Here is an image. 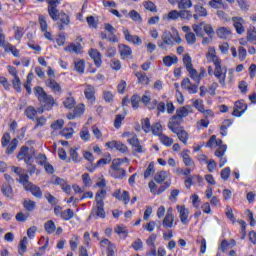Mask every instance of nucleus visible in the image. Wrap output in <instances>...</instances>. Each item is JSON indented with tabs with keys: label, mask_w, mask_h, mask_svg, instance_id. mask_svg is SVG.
<instances>
[{
	"label": "nucleus",
	"mask_w": 256,
	"mask_h": 256,
	"mask_svg": "<svg viewBox=\"0 0 256 256\" xmlns=\"http://www.w3.org/2000/svg\"><path fill=\"white\" fill-rule=\"evenodd\" d=\"M34 95H36L38 101L43 105V109L46 111H51L53 107L59 105L57 100H55L52 95L47 94L41 86L34 88Z\"/></svg>",
	"instance_id": "nucleus-1"
},
{
	"label": "nucleus",
	"mask_w": 256,
	"mask_h": 256,
	"mask_svg": "<svg viewBox=\"0 0 256 256\" xmlns=\"http://www.w3.org/2000/svg\"><path fill=\"white\" fill-rule=\"evenodd\" d=\"M187 71L189 73L190 79L194 81V84L189 78H184L181 82V88L186 89V91H188L190 94H195L197 93V89L199 87V72L194 68H190Z\"/></svg>",
	"instance_id": "nucleus-2"
},
{
	"label": "nucleus",
	"mask_w": 256,
	"mask_h": 256,
	"mask_svg": "<svg viewBox=\"0 0 256 256\" xmlns=\"http://www.w3.org/2000/svg\"><path fill=\"white\" fill-rule=\"evenodd\" d=\"M182 42L183 40L181 39V36H179V32L175 31L172 34L169 31H164L161 35V40L158 41V47H160V49L167 50V47H173L175 43L179 45Z\"/></svg>",
	"instance_id": "nucleus-3"
},
{
	"label": "nucleus",
	"mask_w": 256,
	"mask_h": 256,
	"mask_svg": "<svg viewBox=\"0 0 256 256\" xmlns=\"http://www.w3.org/2000/svg\"><path fill=\"white\" fill-rule=\"evenodd\" d=\"M35 157V149L27 146H22L17 155L19 161H24L26 165H31L33 158Z\"/></svg>",
	"instance_id": "nucleus-4"
},
{
	"label": "nucleus",
	"mask_w": 256,
	"mask_h": 256,
	"mask_svg": "<svg viewBox=\"0 0 256 256\" xmlns=\"http://www.w3.org/2000/svg\"><path fill=\"white\" fill-rule=\"evenodd\" d=\"M214 76L218 79V83H220L221 87H226V79H227V67L222 65V62L214 65Z\"/></svg>",
	"instance_id": "nucleus-5"
},
{
	"label": "nucleus",
	"mask_w": 256,
	"mask_h": 256,
	"mask_svg": "<svg viewBox=\"0 0 256 256\" xmlns=\"http://www.w3.org/2000/svg\"><path fill=\"white\" fill-rule=\"evenodd\" d=\"M22 185H23L25 191H30V193H32V195L34 197H36L37 199H41L43 197V192L41 191V188L39 186L33 184L29 180H27V182Z\"/></svg>",
	"instance_id": "nucleus-6"
},
{
	"label": "nucleus",
	"mask_w": 256,
	"mask_h": 256,
	"mask_svg": "<svg viewBox=\"0 0 256 256\" xmlns=\"http://www.w3.org/2000/svg\"><path fill=\"white\" fill-rule=\"evenodd\" d=\"M105 204H101V203H96V206H94L92 208L91 214L89 216V219H91V217H94V219H105L106 214H105Z\"/></svg>",
	"instance_id": "nucleus-7"
},
{
	"label": "nucleus",
	"mask_w": 256,
	"mask_h": 256,
	"mask_svg": "<svg viewBox=\"0 0 256 256\" xmlns=\"http://www.w3.org/2000/svg\"><path fill=\"white\" fill-rule=\"evenodd\" d=\"M245 111H247V104L245 103V100H238L235 102L232 115H234V117H241Z\"/></svg>",
	"instance_id": "nucleus-8"
},
{
	"label": "nucleus",
	"mask_w": 256,
	"mask_h": 256,
	"mask_svg": "<svg viewBox=\"0 0 256 256\" xmlns=\"http://www.w3.org/2000/svg\"><path fill=\"white\" fill-rule=\"evenodd\" d=\"M117 171L122 173V175L127 174V171H125V169L121 168V160L120 159H114L112 161L111 170H110L111 177H119V175H117Z\"/></svg>",
	"instance_id": "nucleus-9"
},
{
	"label": "nucleus",
	"mask_w": 256,
	"mask_h": 256,
	"mask_svg": "<svg viewBox=\"0 0 256 256\" xmlns=\"http://www.w3.org/2000/svg\"><path fill=\"white\" fill-rule=\"evenodd\" d=\"M11 171L18 175V183H21V185H25V183L29 180V175L25 174V170L21 167L12 166Z\"/></svg>",
	"instance_id": "nucleus-10"
},
{
	"label": "nucleus",
	"mask_w": 256,
	"mask_h": 256,
	"mask_svg": "<svg viewBox=\"0 0 256 256\" xmlns=\"http://www.w3.org/2000/svg\"><path fill=\"white\" fill-rule=\"evenodd\" d=\"M232 23L238 35H243V33H245V26H243L245 20L243 18L237 16L232 17Z\"/></svg>",
	"instance_id": "nucleus-11"
},
{
	"label": "nucleus",
	"mask_w": 256,
	"mask_h": 256,
	"mask_svg": "<svg viewBox=\"0 0 256 256\" xmlns=\"http://www.w3.org/2000/svg\"><path fill=\"white\" fill-rule=\"evenodd\" d=\"M104 29L109 33L108 41H110L111 43H117L119 41V38H117V35H115V33H117V30L115 29V27H113V25L106 23L104 24Z\"/></svg>",
	"instance_id": "nucleus-12"
},
{
	"label": "nucleus",
	"mask_w": 256,
	"mask_h": 256,
	"mask_svg": "<svg viewBox=\"0 0 256 256\" xmlns=\"http://www.w3.org/2000/svg\"><path fill=\"white\" fill-rule=\"evenodd\" d=\"M45 83H46V86H48L49 89H51V91L55 93V95H61L63 90L61 88V85L57 83L55 79L49 78L48 80H46Z\"/></svg>",
	"instance_id": "nucleus-13"
},
{
	"label": "nucleus",
	"mask_w": 256,
	"mask_h": 256,
	"mask_svg": "<svg viewBox=\"0 0 256 256\" xmlns=\"http://www.w3.org/2000/svg\"><path fill=\"white\" fill-rule=\"evenodd\" d=\"M172 133H175V135H177V137H178L179 141H181V143H183L184 145H187V141H189V133H187V131H185V129L172 128Z\"/></svg>",
	"instance_id": "nucleus-14"
},
{
	"label": "nucleus",
	"mask_w": 256,
	"mask_h": 256,
	"mask_svg": "<svg viewBox=\"0 0 256 256\" xmlns=\"http://www.w3.org/2000/svg\"><path fill=\"white\" fill-rule=\"evenodd\" d=\"M123 33H124V37H125L126 41H128L129 43H133V45H142L143 44V40H141V38L137 35H131L129 33V30L123 29Z\"/></svg>",
	"instance_id": "nucleus-15"
},
{
	"label": "nucleus",
	"mask_w": 256,
	"mask_h": 256,
	"mask_svg": "<svg viewBox=\"0 0 256 256\" xmlns=\"http://www.w3.org/2000/svg\"><path fill=\"white\" fill-rule=\"evenodd\" d=\"M179 215H180V220L183 225H187L189 223V210L185 208V206H177L176 207Z\"/></svg>",
	"instance_id": "nucleus-16"
},
{
	"label": "nucleus",
	"mask_w": 256,
	"mask_h": 256,
	"mask_svg": "<svg viewBox=\"0 0 256 256\" xmlns=\"http://www.w3.org/2000/svg\"><path fill=\"white\" fill-rule=\"evenodd\" d=\"M206 58L208 61L212 62L214 65H219V63H222L221 58L217 56V51H215V48L208 49Z\"/></svg>",
	"instance_id": "nucleus-17"
},
{
	"label": "nucleus",
	"mask_w": 256,
	"mask_h": 256,
	"mask_svg": "<svg viewBox=\"0 0 256 256\" xmlns=\"http://www.w3.org/2000/svg\"><path fill=\"white\" fill-rule=\"evenodd\" d=\"M190 113H193V107H191L190 105L180 107L176 110V116H178L180 120L183 119V117H187L188 115H190Z\"/></svg>",
	"instance_id": "nucleus-18"
},
{
	"label": "nucleus",
	"mask_w": 256,
	"mask_h": 256,
	"mask_svg": "<svg viewBox=\"0 0 256 256\" xmlns=\"http://www.w3.org/2000/svg\"><path fill=\"white\" fill-rule=\"evenodd\" d=\"M127 141L130 145H132L136 153H143V146L139 144V138H137V134L132 138L127 139Z\"/></svg>",
	"instance_id": "nucleus-19"
},
{
	"label": "nucleus",
	"mask_w": 256,
	"mask_h": 256,
	"mask_svg": "<svg viewBox=\"0 0 256 256\" xmlns=\"http://www.w3.org/2000/svg\"><path fill=\"white\" fill-rule=\"evenodd\" d=\"M84 95L90 103H94L95 101V87L91 85H87L86 89L84 90Z\"/></svg>",
	"instance_id": "nucleus-20"
},
{
	"label": "nucleus",
	"mask_w": 256,
	"mask_h": 256,
	"mask_svg": "<svg viewBox=\"0 0 256 256\" xmlns=\"http://www.w3.org/2000/svg\"><path fill=\"white\" fill-rule=\"evenodd\" d=\"M91 59H93L96 67H101L103 61L101 60V53L97 49H91L89 53Z\"/></svg>",
	"instance_id": "nucleus-21"
},
{
	"label": "nucleus",
	"mask_w": 256,
	"mask_h": 256,
	"mask_svg": "<svg viewBox=\"0 0 256 256\" xmlns=\"http://www.w3.org/2000/svg\"><path fill=\"white\" fill-rule=\"evenodd\" d=\"M182 121H183L182 118L179 119V117L176 115L172 116L171 120L168 123V129H170V131H173V129H181L182 127L179 126V124Z\"/></svg>",
	"instance_id": "nucleus-22"
},
{
	"label": "nucleus",
	"mask_w": 256,
	"mask_h": 256,
	"mask_svg": "<svg viewBox=\"0 0 256 256\" xmlns=\"http://www.w3.org/2000/svg\"><path fill=\"white\" fill-rule=\"evenodd\" d=\"M119 52L122 59H129V57H131V54L133 53V51L131 50V47L125 44H121L119 46Z\"/></svg>",
	"instance_id": "nucleus-23"
},
{
	"label": "nucleus",
	"mask_w": 256,
	"mask_h": 256,
	"mask_svg": "<svg viewBox=\"0 0 256 256\" xmlns=\"http://www.w3.org/2000/svg\"><path fill=\"white\" fill-rule=\"evenodd\" d=\"M216 34L220 39H229V37H231V29L228 27H220L216 30Z\"/></svg>",
	"instance_id": "nucleus-24"
},
{
	"label": "nucleus",
	"mask_w": 256,
	"mask_h": 256,
	"mask_svg": "<svg viewBox=\"0 0 256 256\" xmlns=\"http://www.w3.org/2000/svg\"><path fill=\"white\" fill-rule=\"evenodd\" d=\"M175 223V216L166 215L162 221L164 229H172Z\"/></svg>",
	"instance_id": "nucleus-25"
},
{
	"label": "nucleus",
	"mask_w": 256,
	"mask_h": 256,
	"mask_svg": "<svg viewBox=\"0 0 256 256\" xmlns=\"http://www.w3.org/2000/svg\"><path fill=\"white\" fill-rule=\"evenodd\" d=\"M222 143H223L222 139H217L216 135H212L208 140L206 147L213 149V147H219V145H221Z\"/></svg>",
	"instance_id": "nucleus-26"
},
{
	"label": "nucleus",
	"mask_w": 256,
	"mask_h": 256,
	"mask_svg": "<svg viewBox=\"0 0 256 256\" xmlns=\"http://www.w3.org/2000/svg\"><path fill=\"white\" fill-rule=\"evenodd\" d=\"M169 175V171H159L155 174L154 181H156V183H163V181H165Z\"/></svg>",
	"instance_id": "nucleus-27"
},
{
	"label": "nucleus",
	"mask_w": 256,
	"mask_h": 256,
	"mask_svg": "<svg viewBox=\"0 0 256 256\" xmlns=\"http://www.w3.org/2000/svg\"><path fill=\"white\" fill-rule=\"evenodd\" d=\"M182 159H183V163H184V165H186V167H193V165H195V163L189 156V150L182 151Z\"/></svg>",
	"instance_id": "nucleus-28"
},
{
	"label": "nucleus",
	"mask_w": 256,
	"mask_h": 256,
	"mask_svg": "<svg viewBox=\"0 0 256 256\" xmlns=\"http://www.w3.org/2000/svg\"><path fill=\"white\" fill-rule=\"evenodd\" d=\"M179 59L177 56H165L163 58V63L165 67H171L172 65H177Z\"/></svg>",
	"instance_id": "nucleus-29"
},
{
	"label": "nucleus",
	"mask_w": 256,
	"mask_h": 256,
	"mask_svg": "<svg viewBox=\"0 0 256 256\" xmlns=\"http://www.w3.org/2000/svg\"><path fill=\"white\" fill-rule=\"evenodd\" d=\"M23 207L26 209V211L33 213V211H35V207H37V203L33 200L26 199L23 202Z\"/></svg>",
	"instance_id": "nucleus-30"
},
{
	"label": "nucleus",
	"mask_w": 256,
	"mask_h": 256,
	"mask_svg": "<svg viewBox=\"0 0 256 256\" xmlns=\"http://www.w3.org/2000/svg\"><path fill=\"white\" fill-rule=\"evenodd\" d=\"M73 217H75V212H73V209L71 208L63 210L61 214V219H63V221H71Z\"/></svg>",
	"instance_id": "nucleus-31"
},
{
	"label": "nucleus",
	"mask_w": 256,
	"mask_h": 256,
	"mask_svg": "<svg viewBox=\"0 0 256 256\" xmlns=\"http://www.w3.org/2000/svg\"><path fill=\"white\" fill-rule=\"evenodd\" d=\"M246 39H247V41H249V43H253V42L256 41V29H255V26H252V27H250L247 30Z\"/></svg>",
	"instance_id": "nucleus-32"
},
{
	"label": "nucleus",
	"mask_w": 256,
	"mask_h": 256,
	"mask_svg": "<svg viewBox=\"0 0 256 256\" xmlns=\"http://www.w3.org/2000/svg\"><path fill=\"white\" fill-rule=\"evenodd\" d=\"M205 27V22L199 23V24H194L192 26V29L194 33H196L197 37H204L205 35L203 34V28Z\"/></svg>",
	"instance_id": "nucleus-33"
},
{
	"label": "nucleus",
	"mask_w": 256,
	"mask_h": 256,
	"mask_svg": "<svg viewBox=\"0 0 256 256\" xmlns=\"http://www.w3.org/2000/svg\"><path fill=\"white\" fill-rule=\"evenodd\" d=\"M64 51H67L68 53H80L81 43H78L77 45H75L74 43H71L70 45L64 48Z\"/></svg>",
	"instance_id": "nucleus-34"
},
{
	"label": "nucleus",
	"mask_w": 256,
	"mask_h": 256,
	"mask_svg": "<svg viewBox=\"0 0 256 256\" xmlns=\"http://www.w3.org/2000/svg\"><path fill=\"white\" fill-rule=\"evenodd\" d=\"M135 75L138 79V83H141V85H149V77H147V74L143 72H136Z\"/></svg>",
	"instance_id": "nucleus-35"
},
{
	"label": "nucleus",
	"mask_w": 256,
	"mask_h": 256,
	"mask_svg": "<svg viewBox=\"0 0 256 256\" xmlns=\"http://www.w3.org/2000/svg\"><path fill=\"white\" fill-rule=\"evenodd\" d=\"M196 243L200 245V253L204 254L207 251V240L203 238V236H198L196 239Z\"/></svg>",
	"instance_id": "nucleus-36"
},
{
	"label": "nucleus",
	"mask_w": 256,
	"mask_h": 256,
	"mask_svg": "<svg viewBox=\"0 0 256 256\" xmlns=\"http://www.w3.org/2000/svg\"><path fill=\"white\" fill-rule=\"evenodd\" d=\"M24 113H25L26 117H28V119L35 121V116L37 115V110L35 109V107L28 106Z\"/></svg>",
	"instance_id": "nucleus-37"
},
{
	"label": "nucleus",
	"mask_w": 256,
	"mask_h": 256,
	"mask_svg": "<svg viewBox=\"0 0 256 256\" xmlns=\"http://www.w3.org/2000/svg\"><path fill=\"white\" fill-rule=\"evenodd\" d=\"M44 229H45L46 233H49L51 235V234L55 233V231L57 230V226H55V222L50 220L44 224Z\"/></svg>",
	"instance_id": "nucleus-38"
},
{
	"label": "nucleus",
	"mask_w": 256,
	"mask_h": 256,
	"mask_svg": "<svg viewBox=\"0 0 256 256\" xmlns=\"http://www.w3.org/2000/svg\"><path fill=\"white\" fill-rule=\"evenodd\" d=\"M143 7L144 9H146L147 11H150L151 13H157V5H155V3H153L151 0L144 1Z\"/></svg>",
	"instance_id": "nucleus-39"
},
{
	"label": "nucleus",
	"mask_w": 256,
	"mask_h": 256,
	"mask_svg": "<svg viewBox=\"0 0 256 256\" xmlns=\"http://www.w3.org/2000/svg\"><path fill=\"white\" fill-rule=\"evenodd\" d=\"M106 195H107V190L102 188L100 191H98L96 193V197H95L96 203H100L101 205H105V203L103 202V199H105Z\"/></svg>",
	"instance_id": "nucleus-40"
},
{
	"label": "nucleus",
	"mask_w": 256,
	"mask_h": 256,
	"mask_svg": "<svg viewBox=\"0 0 256 256\" xmlns=\"http://www.w3.org/2000/svg\"><path fill=\"white\" fill-rule=\"evenodd\" d=\"M150 131H152L153 135L161 137V135H163V126L161 125V123H156L152 125Z\"/></svg>",
	"instance_id": "nucleus-41"
},
{
	"label": "nucleus",
	"mask_w": 256,
	"mask_h": 256,
	"mask_svg": "<svg viewBox=\"0 0 256 256\" xmlns=\"http://www.w3.org/2000/svg\"><path fill=\"white\" fill-rule=\"evenodd\" d=\"M48 14L54 21H59V16L61 13H59V10L55 7H48Z\"/></svg>",
	"instance_id": "nucleus-42"
},
{
	"label": "nucleus",
	"mask_w": 256,
	"mask_h": 256,
	"mask_svg": "<svg viewBox=\"0 0 256 256\" xmlns=\"http://www.w3.org/2000/svg\"><path fill=\"white\" fill-rule=\"evenodd\" d=\"M194 179H197L199 182L202 180L200 176H191V174H189V176H187L184 181L186 189H191V185H193Z\"/></svg>",
	"instance_id": "nucleus-43"
},
{
	"label": "nucleus",
	"mask_w": 256,
	"mask_h": 256,
	"mask_svg": "<svg viewBox=\"0 0 256 256\" xmlns=\"http://www.w3.org/2000/svg\"><path fill=\"white\" fill-rule=\"evenodd\" d=\"M17 145H19V140L14 138L6 149L7 155H11L15 153V149H17Z\"/></svg>",
	"instance_id": "nucleus-44"
},
{
	"label": "nucleus",
	"mask_w": 256,
	"mask_h": 256,
	"mask_svg": "<svg viewBox=\"0 0 256 256\" xmlns=\"http://www.w3.org/2000/svg\"><path fill=\"white\" fill-rule=\"evenodd\" d=\"M27 243V237H23L18 246L19 255L23 256L25 254V251H27Z\"/></svg>",
	"instance_id": "nucleus-45"
},
{
	"label": "nucleus",
	"mask_w": 256,
	"mask_h": 256,
	"mask_svg": "<svg viewBox=\"0 0 256 256\" xmlns=\"http://www.w3.org/2000/svg\"><path fill=\"white\" fill-rule=\"evenodd\" d=\"M75 70L77 73L83 74L85 73V61L84 60H76L74 62Z\"/></svg>",
	"instance_id": "nucleus-46"
},
{
	"label": "nucleus",
	"mask_w": 256,
	"mask_h": 256,
	"mask_svg": "<svg viewBox=\"0 0 256 256\" xmlns=\"http://www.w3.org/2000/svg\"><path fill=\"white\" fill-rule=\"evenodd\" d=\"M183 64L185 65L186 71H189V69H193V60L191 59V56H189V54L184 55Z\"/></svg>",
	"instance_id": "nucleus-47"
},
{
	"label": "nucleus",
	"mask_w": 256,
	"mask_h": 256,
	"mask_svg": "<svg viewBox=\"0 0 256 256\" xmlns=\"http://www.w3.org/2000/svg\"><path fill=\"white\" fill-rule=\"evenodd\" d=\"M193 7V3L191 0H179L178 9H191Z\"/></svg>",
	"instance_id": "nucleus-48"
},
{
	"label": "nucleus",
	"mask_w": 256,
	"mask_h": 256,
	"mask_svg": "<svg viewBox=\"0 0 256 256\" xmlns=\"http://www.w3.org/2000/svg\"><path fill=\"white\" fill-rule=\"evenodd\" d=\"M153 173H155V164L151 162L144 172V179H149Z\"/></svg>",
	"instance_id": "nucleus-49"
},
{
	"label": "nucleus",
	"mask_w": 256,
	"mask_h": 256,
	"mask_svg": "<svg viewBox=\"0 0 256 256\" xmlns=\"http://www.w3.org/2000/svg\"><path fill=\"white\" fill-rule=\"evenodd\" d=\"M160 141L161 143H163V145H165L166 147H171V145H173L174 141L172 138H169L167 135L165 134H161L160 135Z\"/></svg>",
	"instance_id": "nucleus-50"
},
{
	"label": "nucleus",
	"mask_w": 256,
	"mask_h": 256,
	"mask_svg": "<svg viewBox=\"0 0 256 256\" xmlns=\"http://www.w3.org/2000/svg\"><path fill=\"white\" fill-rule=\"evenodd\" d=\"M194 11L197 13L200 17H207V9L201 5H194Z\"/></svg>",
	"instance_id": "nucleus-51"
},
{
	"label": "nucleus",
	"mask_w": 256,
	"mask_h": 256,
	"mask_svg": "<svg viewBox=\"0 0 256 256\" xmlns=\"http://www.w3.org/2000/svg\"><path fill=\"white\" fill-rule=\"evenodd\" d=\"M114 231H115V233H117V235H119L123 239H125L127 237V235H128L127 228H125L123 226H117L114 229Z\"/></svg>",
	"instance_id": "nucleus-52"
},
{
	"label": "nucleus",
	"mask_w": 256,
	"mask_h": 256,
	"mask_svg": "<svg viewBox=\"0 0 256 256\" xmlns=\"http://www.w3.org/2000/svg\"><path fill=\"white\" fill-rule=\"evenodd\" d=\"M139 101H141V97H140L139 95L134 94V95L131 97L130 103H131L132 108H133L134 110L139 109Z\"/></svg>",
	"instance_id": "nucleus-53"
},
{
	"label": "nucleus",
	"mask_w": 256,
	"mask_h": 256,
	"mask_svg": "<svg viewBox=\"0 0 256 256\" xmlns=\"http://www.w3.org/2000/svg\"><path fill=\"white\" fill-rule=\"evenodd\" d=\"M70 249L72 251H77V247L79 246V236L74 235L72 239L69 241Z\"/></svg>",
	"instance_id": "nucleus-54"
},
{
	"label": "nucleus",
	"mask_w": 256,
	"mask_h": 256,
	"mask_svg": "<svg viewBox=\"0 0 256 256\" xmlns=\"http://www.w3.org/2000/svg\"><path fill=\"white\" fill-rule=\"evenodd\" d=\"M2 193L5 195V197H12L13 195V188H11V185L4 184L2 186Z\"/></svg>",
	"instance_id": "nucleus-55"
},
{
	"label": "nucleus",
	"mask_w": 256,
	"mask_h": 256,
	"mask_svg": "<svg viewBox=\"0 0 256 256\" xmlns=\"http://www.w3.org/2000/svg\"><path fill=\"white\" fill-rule=\"evenodd\" d=\"M185 39L188 45H195V43L197 42V37H195V34L193 32H188L185 35Z\"/></svg>",
	"instance_id": "nucleus-56"
},
{
	"label": "nucleus",
	"mask_w": 256,
	"mask_h": 256,
	"mask_svg": "<svg viewBox=\"0 0 256 256\" xmlns=\"http://www.w3.org/2000/svg\"><path fill=\"white\" fill-rule=\"evenodd\" d=\"M63 105L66 109H73L75 107V98L68 97L64 100Z\"/></svg>",
	"instance_id": "nucleus-57"
},
{
	"label": "nucleus",
	"mask_w": 256,
	"mask_h": 256,
	"mask_svg": "<svg viewBox=\"0 0 256 256\" xmlns=\"http://www.w3.org/2000/svg\"><path fill=\"white\" fill-rule=\"evenodd\" d=\"M63 125H65V121H63V119H59L51 124V129H54V131H59L63 129Z\"/></svg>",
	"instance_id": "nucleus-58"
},
{
	"label": "nucleus",
	"mask_w": 256,
	"mask_h": 256,
	"mask_svg": "<svg viewBox=\"0 0 256 256\" xmlns=\"http://www.w3.org/2000/svg\"><path fill=\"white\" fill-rule=\"evenodd\" d=\"M12 85L18 93H21V79L19 76H16L12 79Z\"/></svg>",
	"instance_id": "nucleus-59"
},
{
	"label": "nucleus",
	"mask_w": 256,
	"mask_h": 256,
	"mask_svg": "<svg viewBox=\"0 0 256 256\" xmlns=\"http://www.w3.org/2000/svg\"><path fill=\"white\" fill-rule=\"evenodd\" d=\"M151 122L149 121V118H145L142 121V129L145 133H151Z\"/></svg>",
	"instance_id": "nucleus-60"
},
{
	"label": "nucleus",
	"mask_w": 256,
	"mask_h": 256,
	"mask_svg": "<svg viewBox=\"0 0 256 256\" xmlns=\"http://www.w3.org/2000/svg\"><path fill=\"white\" fill-rule=\"evenodd\" d=\"M83 113H85V104H78L74 108V114L78 117H81V115H83Z\"/></svg>",
	"instance_id": "nucleus-61"
},
{
	"label": "nucleus",
	"mask_w": 256,
	"mask_h": 256,
	"mask_svg": "<svg viewBox=\"0 0 256 256\" xmlns=\"http://www.w3.org/2000/svg\"><path fill=\"white\" fill-rule=\"evenodd\" d=\"M5 52L12 53L14 57H19V50H17V48L13 47L11 44L7 45Z\"/></svg>",
	"instance_id": "nucleus-62"
},
{
	"label": "nucleus",
	"mask_w": 256,
	"mask_h": 256,
	"mask_svg": "<svg viewBox=\"0 0 256 256\" xmlns=\"http://www.w3.org/2000/svg\"><path fill=\"white\" fill-rule=\"evenodd\" d=\"M227 151V145H221L218 147V149L215 151L216 157H223L225 155V152Z\"/></svg>",
	"instance_id": "nucleus-63"
},
{
	"label": "nucleus",
	"mask_w": 256,
	"mask_h": 256,
	"mask_svg": "<svg viewBox=\"0 0 256 256\" xmlns=\"http://www.w3.org/2000/svg\"><path fill=\"white\" fill-rule=\"evenodd\" d=\"M128 15L132 21H141V14L136 10H131Z\"/></svg>",
	"instance_id": "nucleus-64"
}]
</instances>
